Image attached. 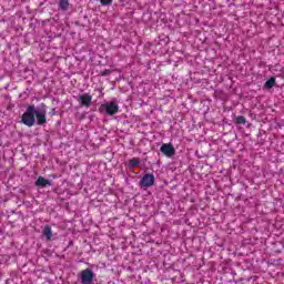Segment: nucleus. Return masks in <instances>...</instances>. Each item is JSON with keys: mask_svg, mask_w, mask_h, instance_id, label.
<instances>
[{"mask_svg": "<svg viewBox=\"0 0 284 284\" xmlns=\"http://www.w3.org/2000/svg\"><path fill=\"white\" fill-rule=\"evenodd\" d=\"M99 112H101V114H106L108 116H113V114L119 112V104L114 101L103 103L100 105Z\"/></svg>", "mask_w": 284, "mask_h": 284, "instance_id": "1", "label": "nucleus"}, {"mask_svg": "<svg viewBox=\"0 0 284 284\" xmlns=\"http://www.w3.org/2000/svg\"><path fill=\"white\" fill-rule=\"evenodd\" d=\"M22 123L28 128H32V125L37 123V119L34 118V104L29 105L27 111L22 114Z\"/></svg>", "mask_w": 284, "mask_h": 284, "instance_id": "2", "label": "nucleus"}, {"mask_svg": "<svg viewBox=\"0 0 284 284\" xmlns=\"http://www.w3.org/2000/svg\"><path fill=\"white\" fill-rule=\"evenodd\" d=\"M154 183H156V179L154 178V174L146 173L140 180V187L148 190V187H152Z\"/></svg>", "mask_w": 284, "mask_h": 284, "instance_id": "3", "label": "nucleus"}, {"mask_svg": "<svg viewBox=\"0 0 284 284\" xmlns=\"http://www.w3.org/2000/svg\"><path fill=\"white\" fill-rule=\"evenodd\" d=\"M80 278L82 284H92L94 281V272L91 268H87L80 272Z\"/></svg>", "mask_w": 284, "mask_h": 284, "instance_id": "4", "label": "nucleus"}, {"mask_svg": "<svg viewBox=\"0 0 284 284\" xmlns=\"http://www.w3.org/2000/svg\"><path fill=\"white\" fill-rule=\"evenodd\" d=\"M160 152L164 154V156H168L169 159H172L174 154H176V150L174 149V145L172 143H164L160 148Z\"/></svg>", "mask_w": 284, "mask_h": 284, "instance_id": "5", "label": "nucleus"}, {"mask_svg": "<svg viewBox=\"0 0 284 284\" xmlns=\"http://www.w3.org/2000/svg\"><path fill=\"white\" fill-rule=\"evenodd\" d=\"M78 103L83 108H90V105H92V94L83 93L78 95Z\"/></svg>", "mask_w": 284, "mask_h": 284, "instance_id": "6", "label": "nucleus"}, {"mask_svg": "<svg viewBox=\"0 0 284 284\" xmlns=\"http://www.w3.org/2000/svg\"><path fill=\"white\" fill-rule=\"evenodd\" d=\"M34 116L37 119V125H45V123H48V119L45 116V110L34 109Z\"/></svg>", "mask_w": 284, "mask_h": 284, "instance_id": "7", "label": "nucleus"}, {"mask_svg": "<svg viewBox=\"0 0 284 284\" xmlns=\"http://www.w3.org/2000/svg\"><path fill=\"white\" fill-rule=\"evenodd\" d=\"M34 185L36 187H48V185H52V182L43 176H39L34 182Z\"/></svg>", "mask_w": 284, "mask_h": 284, "instance_id": "8", "label": "nucleus"}, {"mask_svg": "<svg viewBox=\"0 0 284 284\" xmlns=\"http://www.w3.org/2000/svg\"><path fill=\"white\" fill-rule=\"evenodd\" d=\"M42 234L45 236L47 241H52V227H50V225L44 226Z\"/></svg>", "mask_w": 284, "mask_h": 284, "instance_id": "9", "label": "nucleus"}, {"mask_svg": "<svg viewBox=\"0 0 284 284\" xmlns=\"http://www.w3.org/2000/svg\"><path fill=\"white\" fill-rule=\"evenodd\" d=\"M274 85H276V78H271L265 82L264 88L272 90Z\"/></svg>", "mask_w": 284, "mask_h": 284, "instance_id": "10", "label": "nucleus"}, {"mask_svg": "<svg viewBox=\"0 0 284 284\" xmlns=\"http://www.w3.org/2000/svg\"><path fill=\"white\" fill-rule=\"evenodd\" d=\"M59 8L63 11L68 10V8H70V2L68 0H60Z\"/></svg>", "mask_w": 284, "mask_h": 284, "instance_id": "11", "label": "nucleus"}, {"mask_svg": "<svg viewBox=\"0 0 284 284\" xmlns=\"http://www.w3.org/2000/svg\"><path fill=\"white\" fill-rule=\"evenodd\" d=\"M235 123H237V125H245L247 123V120L245 119V116L240 115L235 118Z\"/></svg>", "mask_w": 284, "mask_h": 284, "instance_id": "12", "label": "nucleus"}, {"mask_svg": "<svg viewBox=\"0 0 284 284\" xmlns=\"http://www.w3.org/2000/svg\"><path fill=\"white\" fill-rule=\"evenodd\" d=\"M141 163V160L136 159V158H133L129 161V165L130 168H136L139 166Z\"/></svg>", "mask_w": 284, "mask_h": 284, "instance_id": "13", "label": "nucleus"}, {"mask_svg": "<svg viewBox=\"0 0 284 284\" xmlns=\"http://www.w3.org/2000/svg\"><path fill=\"white\" fill-rule=\"evenodd\" d=\"M101 6H111L112 0H100Z\"/></svg>", "mask_w": 284, "mask_h": 284, "instance_id": "14", "label": "nucleus"}, {"mask_svg": "<svg viewBox=\"0 0 284 284\" xmlns=\"http://www.w3.org/2000/svg\"><path fill=\"white\" fill-rule=\"evenodd\" d=\"M108 74H110V70H104V71L102 72V77H108Z\"/></svg>", "mask_w": 284, "mask_h": 284, "instance_id": "15", "label": "nucleus"}]
</instances>
